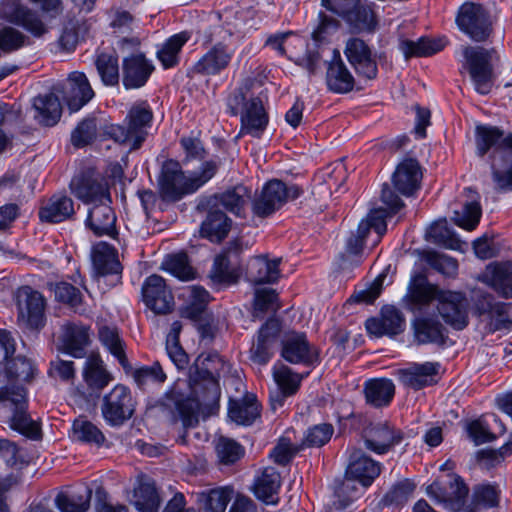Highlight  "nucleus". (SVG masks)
Returning <instances> with one entry per match:
<instances>
[{
	"mask_svg": "<svg viewBox=\"0 0 512 512\" xmlns=\"http://www.w3.org/2000/svg\"><path fill=\"white\" fill-rule=\"evenodd\" d=\"M225 366V361L217 353H202L196 358L190 368L191 393L175 402L177 415L185 428L196 426L200 415L205 418L218 409L221 395L219 377Z\"/></svg>",
	"mask_w": 512,
	"mask_h": 512,
	"instance_id": "obj_1",
	"label": "nucleus"
},
{
	"mask_svg": "<svg viewBox=\"0 0 512 512\" xmlns=\"http://www.w3.org/2000/svg\"><path fill=\"white\" fill-rule=\"evenodd\" d=\"M476 155L486 161L500 191H512V134L491 125L475 128Z\"/></svg>",
	"mask_w": 512,
	"mask_h": 512,
	"instance_id": "obj_2",
	"label": "nucleus"
},
{
	"mask_svg": "<svg viewBox=\"0 0 512 512\" xmlns=\"http://www.w3.org/2000/svg\"><path fill=\"white\" fill-rule=\"evenodd\" d=\"M219 166V161L210 159L201 163L198 170L186 175L179 162L166 161L159 178V190L162 199L176 202L185 195L195 193L215 176Z\"/></svg>",
	"mask_w": 512,
	"mask_h": 512,
	"instance_id": "obj_3",
	"label": "nucleus"
},
{
	"mask_svg": "<svg viewBox=\"0 0 512 512\" xmlns=\"http://www.w3.org/2000/svg\"><path fill=\"white\" fill-rule=\"evenodd\" d=\"M252 86L253 81L247 79L229 95L227 105L233 116L240 115V135L260 137L268 125L269 116L261 98L250 93Z\"/></svg>",
	"mask_w": 512,
	"mask_h": 512,
	"instance_id": "obj_4",
	"label": "nucleus"
},
{
	"mask_svg": "<svg viewBox=\"0 0 512 512\" xmlns=\"http://www.w3.org/2000/svg\"><path fill=\"white\" fill-rule=\"evenodd\" d=\"M153 121V112L146 101L137 102L128 111L123 125H108L103 134L120 144H130L132 150H137L148 136V129Z\"/></svg>",
	"mask_w": 512,
	"mask_h": 512,
	"instance_id": "obj_5",
	"label": "nucleus"
},
{
	"mask_svg": "<svg viewBox=\"0 0 512 512\" xmlns=\"http://www.w3.org/2000/svg\"><path fill=\"white\" fill-rule=\"evenodd\" d=\"M381 463L373 460L360 449H353L350 454V462L346 470V480L338 490V496L347 495V499L341 501V508L346 507L354 498L350 492H356L355 481L363 487H369L380 475Z\"/></svg>",
	"mask_w": 512,
	"mask_h": 512,
	"instance_id": "obj_6",
	"label": "nucleus"
},
{
	"mask_svg": "<svg viewBox=\"0 0 512 512\" xmlns=\"http://www.w3.org/2000/svg\"><path fill=\"white\" fill-rule=\"evenodd\" d=\"M0 407L11 410L10 427L31 438L41 436L39 425L27 414L26 390L21 386L0 388Z\"/></svg>",
	"mask_w": 512,
	"mask_h": 512,
	"instance_id": "obj_7",
	"label": "nucleus"
},
{
	"mask_svg": "<svg viewBox=\"0 0 512 512\" xmlns=\"http://www.w3.org/2000/svg\"><path fill=\"white\" fill-rule=\"evenodd\" d=\"M495 55V49H485L480 46H466L463 49L465 59L463 67L469 72L474 88L479 94H489L493 88Z\"/></svg>",
	"mask_w": 512,
	"mask_h": 512,
	"instance_id": "obj_8",
	"label": "nucleus"
},
{
	"mask_svg": "<svg viewBox=\"0 0 512 512\" xmlns=\"http://www.w3.org/2000/svg\"><path fill=\"white\" fill-rule=\"evenodd\" d=\"M297 185H286L279 179L269 180L252 202L254 215L265 218L279 210L287 201L294 200L302 194Z\"/></svg>",
	"mask_w": 512,
	"mask_h": 512,
	"instance_id": "obj_9",
	"label": "nucleus"
},
{
	"mask_svg": "<svg viewBox=\"0 0 512 512\" xmlns=\"http://www.w3.org/2000/svg\"><path fill=\"white\" fill-rule=\"evenodd\" d=\"M69 188L71 193L84 204L107 201L110 197L105 178L92 166L81 168L71 179Z\"/></svg>",
	"mask_w": 512,
	"mask_h": 512,
	"instance_id": "obj_10",
	"label": "nucleus"
},
{
	"mask_svg": "<svg viewBox=\"0 0 512 512\" xmlns=\"http://www.w3.org/2000/svg\"><path fill=\"white\" fill-rule=\"evenodd\" d=\"M135 405L130 389L125 385L117 384L103 397L101 413L109 425L118 427L132 418Z\"/></svg>",
	"mask_w": 512,
	"mask_h": 512,
	"instance_id": "obj_11",
	"label": "nucleus"
},
{
	"mask_svg": "<svg viewBox=\"0 0 512 512\" xmlns=\"http://www.w3.org/2000/svg\"><path fill=\"white\" fill-rule=\"evenodd\" d=\"M456 21L459 29L476 42L487 40L492 33L490 15L480 4H463L459 10Z\"/></svg>",
	"mask_w": 512,
	"mask_h": 512,
	"instance_id": "obj_12",
	"label": "nucleus"
},
{
	"mask_svg": "<svg viewBox=\"0 0 512 512\" xmlns=\"http://www.w3.org/2000/svg\"><path fill=\"white\" fill-rule=\"evenodd\" d=\"M18 319L31 329L44 326L46 301L43 295L31 288L22 286L16 292Z\"/></svg>",
	"mask_w": 512,
	"mask_h": 512,
	"instance_id": "obj_13",
	"label": "nucleus"
},
{
	"mask_svg": "<svg viewBox=\"0 0 512 512\" xmlns=\"http://www.w3.org/2000/svg\"><path fill=\"white\" fill-rule=\"evenodd\" d=\"M468 308V299L462 292L442 289L438 294V313L445 323L456 330H462L468 325Z\"/></svg>",
	"mask_w": 512,
	"mask_h": 512,
	"instance_id": "obj_14",
	"label": "nucleus"
},
{
	"mask_svg": "<svg viewBox=\"0 0 512 512\" xmlns=\"http://www.w3.org/2000/svg\"><path fill=\"white\" fill-rule=\"evenodd\" d=\"M54 92L62 94L71 112L80 110L93 97L94 91L86 75L82 72H72L63 83H58L53 87Z\"/></svg>",
	"mask_w": 512,
	"mask_h": 512,
	"instance_id": "obj_15",
	"label": "nucleus"
},
{
	"mask_svg": "<svg viewBox=\"0 0 512 512\" xmlns=\"http://www.w3.org/2000/svg\"><path fill=\"white\" fill-rule=\"evenodd\" d=\"M365 447L376 453L385 454L404 439V433L388 421L371 423L363 431Z\"/></svg>",
	"mask_w": 512,
	"mask_h": 512,
	"instance_id": "obj_16",
	"label": "nucleus"
},
{
	"mask_svg": "<svg viewBox=\"0 0 512 512\" xmlns=\"http://www.w3.org/2000/svg\"><path fill=\"white\" fill-rule=\"evenodd\" d=\"M142 299L155 314L165 315L174 310V296L165 280L159 275L153 274L144 281Z\"/></svg>",
	"mask_w": 512,
	"mask_h": 512,
	"instance_id": "obj_17",
	"label": "nucleus"
},
{
	"mask_svg": "<svg viewBox=\"0 0 512 512\" xmlns=\"http://www.w3.org/2000/svg\"><path fill=\"white\" fill-rule=\"evenodd\" d=\"M344 54L359 77L366 80H373L377 77V62L372 55L370 47L364 40L360 38L348 39Z\"/></svg>",
	"mask_w": 512,
	"mask_h": 512,
	"instance_id": "obj_18",
	"label": "nucleus"
},
{
	"mask_svg": "<svg viewBox=\"0 0 512 512\" xmlns=\"http://www.w3.org/2000/svg\"><path fill=\"white\" fill-rule=\"evenodd\" d=\"M337 27L338 22L335 19L328 18L322 13L320 14V24L312 34L314 42L307 45L306 53L297 61V64L305 68L310 75H314L320 68L324 51L320 43L326 34L331 30H336Z\"/></svg>",
	"mask_w": 512,
	"mask_h": 512,
	"instance_id": "obj_19",
	"label": "nucleus"
},
{
	"mask_svg": "<svg viewBox=\"0 0 512 512\" xmlns=\"http://www.w3.org/2000/svg\"><path fill=\"white\" fill-rule=\"evenodd\" d=\"M234 57V50L222 42L216 43L193 65L192 72L203 76L219 75Z\"/></svg>",
	"mask_w": 512,
	"mask_h": 512,
	"instance_id": "obj_20",
	"label": "nucleus"
},
{
	"mask_svg": "<svg viewBox=\"0 0 512 512\" xmlns=\"http://www.w3.org/2000/svg\"><path fill=\"white\" fill-rule=\"evenodd\" d=\"M0 15L9 22L22 25L33 35L40 37L47 32V28L38 15L18 0H3L0 5Z\"/></svg>",
	"mask_w": 512,
	"mask_h": 512,
	"instance_id": "obj_21",
	"label": "nucleus"
},
{
	"mask_svg": "<svg viewBox=\"0 0 512 512\" xmlns=\"http://www.w3.org/2000/svg\"><path fill=\"white\" fill-rule=\"evenodd\" d=\"M281 332V323L276 318L268 319L259 329L256 342L250 349V359L265 365L273 355V348Z\"/></svg>",
	"mask_w": 512,
	"mask_h": 512,
	"instance_id": "obj_22",
	"label": "nucleus"
},
{
	"mask_svg": "<svg viewBox=\"0 0 512 512\" xmlns=\"http://www.w3.org/2000/svg\"><path fill=\"white\" fill-rule=\"evenodd\" d=\"M110 203V197L107 201L92 203L93 206L88 211L85 225L97 237H114L117 234L116 215L110 207Z\"/></svg>",
	"mask_w": 512,
	"mask_h": 512,
	"instance_id": "obj_23",
	"label": "nucleus"
},
{
	"mask_svg": "<svg viewBox=\"0 0 512 512\" xmlns=\"http://www.w3.org/2000/svg\"><path fill=\"white\" fill-rule=\"evenodd\" d=\"M154 65L144 54L137 53L125 57L122 62V83L126 89H138L143 87L152 72Z\"/></svg>",
	"mask_w": 512,
	"mask_h": 512,
	"instance_id": "obj_24",
	"label": "nucleus"
},
{
	"mask_svg": "<svg viewBox=\"0 0 512 512\" xmlns=\"http://www.w3.org/2000/svg\"><path fill=\"white\" fill-rule=\"evenodd\" d=\"M441 290L438 286L429 283L425 275H414L409 282L405 296L409 309L411 311H421L432 301H437Z\"/></svg>",
	"mask_w": 512,
	"mask_h": 512,
	"instance_id": "obj_25",
	"label": "nucleus"
},
{
	"mask_svg": "<svg viewBox=\"0 0 512 512\" xmlns=\"http://www.w3.org/2000/svg\"><path fill=\"white\" fill-rule=\"evenodd\" d=\"M478 280L491 287L499 296L512 298V262L487 265Z\"/></svg>",
	"mask_w": 512,
	"mask_h": 512,
	"instance_id": "obj_26",
	"label": "nucleus"
},
{
	"mask_svg": "<svg viewBox=\"0 0 512 512\" xmlns=\"http://www.w3.org/2000/svg\"><path fill=\"white\" fill-rule=\"evenodd\" d=\"M281 354L293 364H312L318 359L317 351L310 346L304 333H289L283 340Z\"/></svg>",
	"mask_w": 512,
	"mask_h": 512,
	"instance_id": "obj_27",
	"label": "nucleus"
},
{
	"mask_svg": "<svg viewBox=\"0 0 512 512\" xmlns=\"http://www.w3.org/2000/svg\"><path fill=\"white\" fill-rule=\"evenodd\" d=\"M469 492L463 479L456 475H449L448 486H443L439 481H434L426 488L427 495L437 502L456 504L461 506Z\"/></svg>",
	"mask_w": 512,
	"mask_h": 512,
	"instance_id": "obj_28",
	"label": "nucleus"
},
{
	"mask_svg": "<svg viewBox=\"0 0 512 512\" xmlns=\"http://www.w3.org/2000/svg\"><path fill=\"white\" fill-rule=\"evenodd\" d=\"M326 84L330 91L345 94L353 90L355 78L347 68L338 50H333V57L328 62Z\"/></svg>",
	"mask_w": 512,
	"mask_h": 512,
	"instance_id": "obj_29",
	"label": "nucleus"
},
{
	"mask_svg": "<svg viewBox=\"0 0 512 512\" xmlns=\"http://www.w3.org/2000/svg\"><path fill=\"white\" fill-rule=\"evenodd\" d=\"M440 364L437 362H425L423 364L412 363L405 369L398 370L400 382L411 389L420 390L435 383Z\"/></svg>",
	"mask_w": 512,
	"mask_h": 512,
	"instance_id": "obj_30",
	"label": "nucleus"
},
{
	"mask_svg": "<svg viewBox=\"0 0 512 512\" xmlns=\"http://www.w3.org/2000/svg\"><path fill=\"white\" fill-rule=\"evenodd\" d=\"M92 262L98 279L115 275L118 282L121 278L122 265L118 259L117 250L106 242H100L93 247Z\"/></svg>",
	"mask_w": 512,
	"mask_h": 512,
	"instance_id": "obj_31",
	"label": "nucleus"
},
{
	"mask_svg": "<svg viewBox=\"0 0 512 512\" xmlns=\"http://www.w3.org/2000/svg\"><path fill=\"white\" fill-rule=\"evenodd\" d=\"M405 319L402 312L394 306H385L381 310V318H370L366 321V329L376 336L397 335L404 330Z\"/></svg>",
	"mask_w": 512,
	"mask_h": 512,
	"instance_id": "obj_32",
	"label": "nucleus"
},
{
	"mask_svg": "<svg viewBox=\"0 0 512 512\" xmlns=\"http://www.w3.org/2000/svg\"><path fill=\"white\" fill-rule=\"evenodd\" d=\"M61 342L63 351L75 358L86 356V347L90 343L89 327L73 322L62 326Z\"/></svg>",
	"mask_w": 512,
	"mask_h": 512,
	"instance_id": "obj_33",
	"label": "nucleus"
},
{
	"mask_svg": "<svg viewBox=\"0 0 512 512\" xmlns=\"http://www.w3.org/2000/svg\"><path fill=\"white\" fill-rule=\"evenodd\" d=\"M280 258L269 260L260 255L249 260L246 277L253 284L275 283L280 278Z\"/></svg>",
	"mask_w": 512,
	"mask_h": 512,
	"instance_id": "obj_34",
	"label": "nucleus"
},
{
	"mask_svg": "<svg viewBox=\"0 0 512 512\" xmlns=\"http://www.w3.org/2000/svg\"><path fill=\"white\" fill-rule=\"evenodd\" d=\"M422 177L420 165L415 159L401 162L392 177L395 188L403 195L410 196L420 187Z\"/></svg>",
	"mask_w": 512,
	"mask_h": 512,
	"instance_id": "obj_35",
	"label": "nucleus"
},
{
	"mask_svg": "<svg viewBox=\"0 0 512 512\" xmlns=\"http://www.w3.org/2000/svg\"><path fill=\"white\" fill-rule=\"evenodd\" d=\"M74 201L63 194L51 196L40 208L39 218L43 222L60 223L75 216Z\"/></svg>",
	"mask_w": 512,
	"mask_h": 512,
	"instance_id": "obj_36",
	"label": "nucleus"
},
{
	"mask_svg": "<svg viewBox=\"0 0 512 512\" xmlns=\"http://www.w3.org/2000/svg\"><path fill=\"white\" fill-rule=\"evenodd\" d=\"M281 487L280 473L273 467H266L260 476L255 479L253 492L255 496L266 504H277L278 493Z\"/></svg>",
	"mask_w": 512,
	"mask_h": 512,
	"instance_id": "obj_37",
	"label": "nucleus"
},
{
	"mask_svg": "<svg viewBox=\"0 0 512 512\" xmlns=\"http://www.w3.org/2000/svg\"><path fill=\"white\" fill-rule=\"evenodd\" d=\"M83 379L90 395H98L112 380L103 361L98 356L89 357L83 368Z\"/></svg>",
	"mask_w": 512,
	"mask_h": 512,
	"instance_id": "obj_38",
	"label": "nucleus"
},
{
	"mask_svg": "<svg viewBox=\"0 0 512 512\" xmlns=\"http://www.w3.org/2000/svg\"><path fill=\"white\" fill-rule=\"evenodd\" d=\"M229 418L240 425H251L260 416V405L253 394H246L240 400H230Z\"/></svg>",
	"mask_w": 512,
	"mask_h": 512,
	"instance_id": "obj_39",
	"label": "nucleus"
},
{
	"mask_svg": "<svg viewBox=\"0 0 512 512\" xmlns=\"http://www.w3.org/2000/svg\"><path fill=\"white\" fill-rule=\"evenodd\" d=\"M33 107L36 111L35 118L45 126L55 125L62 112L59 98L54 92L35 97Z\"/></svg>",
	"mask_w": 512,
	"mask_h": 512,
	"instance_id": "obj_40",
	"label": "nucleus"
},
{
	"mask_svg": "<svg viewBox=\"0 0 512 512\" xmlns=\"http://www.w3.org/2000/svg\"><path fill=\"white\" fill-rule=\"evenodd\" d=\"M415 339L418 344H445L446 336L440 322L428 317H419L413 321Z\"/></svg>",
	"mask_w": 512,
	"mask_h": 512,
	"instance_id": "obj_41",
	"label": "nucleus"
},
{
	"mask_svg": "<svg viewBox=\"0 0 512 512\" xmlns=\"http://www.w3.org/2000/svg\"><path fill=\"white\" fill-rule=\"evenodd\" d=\"M427 240L446 249L464 251L466 243L461 241L452 229L448 227L446 219L436 221L426 232Z\"/></svg>",
	"mask_w": 512,
	"mask_h": 512,
	"instance_id": "obj_42",
	"label": "nucleus"
},
{
	"mask_svg": "<svg viewBox=\"0 0 512 512\" xmlns=\"http://www.w3.org/2000/svg\"><path fill=\"white\" fill-rule=\"evenodd\" d=\"M251 199V190L244 185H237L215 196L217 205L236 216H241L248 201Z\"/></svg>",
	"mask_w": 512,
	"mask_h": 512,
	"instance_id": "obj_43",
	"label": "nucleus"
},
{
	"mask_svg": "<svg viewBox=\"0 0 512 512\" xmlns=\"http://www.w3.org/2000/svg\"><path fill=\"white\" fill-rule=\"evenodd\" d=\"M364 392L367 403L378 408L391 402L395 386L389 379H372L366 382Z\"/></svg>",
	"mask_w": 512,
	"mask_h": 512,
	"instance_id": "obj_44",
	"label": "nucleus"
},
{
	"mask_svg": "<svg viewBox=\"0 0 512 512\" xmlns=\"http://www.w3.org/2000/svg\"><path fill=\"white\" fill-rule=\"evenodd\" d=\"M189 40L187 32H181L167 39L157 51V59L164 69H170L179 64L182 47Z\"/></svg>",
	"mask_w": 512,
	"mask_h": 512,
	"instance_id": "obj_45",
	"label": "nucleus"
},
{
	"mask_svg": "<svg viewBox=\"0 0 512 512\" xmlns=\"http://www.w3.org/2000/svg\"><path fill=\"white\" fill-rule=\"evenodd\" d=\"M230 227L231 221L227 215L219 209H213L201 225V234L212 241H220L227 236Z\"/></svg>",
	"mask_w": 512,
	"mask_h": 512,
	"instance_id": "obj_46",
	"label": "nucleus"
},
{
	"mask_svg": "<svg viewBox=\"0 0 512 512\" xmlns=\"http://www.w3.org/2000/svg\"><path fill=\"white\" fill-rule=\"evenodd\" d=\"M471 298L474 308L479 315L486 314L491 318L505 321L507 306L505 303L495 301L492 294L481 289H474Z\"/></svg>",
	"mask_w": 512,
	"mask_h": 512,
	"instance_id": "obj_47",
	"label": "nucleus"
},
{
	"mask_svg": "<svg viewBox=\"0 0 512 512\" xmlns=\"http://www.w3.org/2000/svg\"><path fill=\"white\" fill-rule=\"evenodd\" d=\"M446 45L444 39H430L422 37L417 41L403 40L400 49L406 58L428 57L441 51Z\"/></svg>",
	"mask_w": 512,
	"mask_h": 512,
	"instance_id": "obj_48",
	"label": "nucleus"
},
{
	"mask_svg": "<svg viewBox=\"0 0 512 512\" xmlns=\"http://www.w3.org/2000/svg\"><path fill=\"white\" fill-rule=\"evenodd\" d=\"M134 498V505L139 512H158L161 499L153 481H141L135 489Z\"/></svg>",
	"mask_w": 512,
	"mask_h": 512,
	"instance_id": "obj_49",
	"label": "nucleus"
},
{
	"mask_svg": "<svg viewBox=\"0 0 512 512\" xmlns=\"http://www.w3.org/2000/svg\"><path fill=\"white\" fill-rule=\"evenodd\" d=\"M71 437L75 441L95 445L97 447L102 446L106 440L102 431L94 423L84 417H79L74 420Z\"/></svg>",
	"mask_w": 512,
	"mask_h": 512,
	"instance_id": "obj_50",
	"label": "nucleus"
},
{
	"mask_svg": "<svg viewBox=\"0 0 512 512\" xmlns=\"http://www.w3.org/2000/svg\"><path fill=\"white\" fill-rule=\"evenodd\" d=\"M93 490L82 487L72 494H60L56 498L57 507L62 512H86L90 507Z\"/></svg>",
	"mask_w": 512,
	"mask_h": 512,
	"instance_id": "obj_51",
	"label": "nucleus"
},
{
	"mask_svg": "<svg viewBox=\"0 0 512 512\" xmlns=\"http://www.w3.org/2000/svg\"><path fill=\"white\" fill-rule=\"evenodd\" d=\"M99 339L102 344L117 358L124 370H132L126 357L123 342L120 339L118 330L109 326H103L99 329Z\"/></svg>",
	"mask_w": 512,
	"mask_h": 512,
	"instance_id": "obj_52",
	"label": "nucleus"
},
{
	"mask_svg": "<svg viewBox=\"0 0 512 512\" xmlns=\"http://www.w3.org/2000/svg\"><path fill=\"white\" fill-rule=\"evenodd\" d=\"M350 28L357 33L372 32L375 30L377 20L374 11L370 6L358 2L345 20Z\"/></svg>",
	"mask_w": 512,
	"mask_h": 512,
	"instance_id": "obj_53",
	"label": "nucleus"
},
{
	"mask_svg": "<svg viewBox=\"0 0 512 512\" xmlns=\"http://www.w3.org/2000/svg\"><path fill=\"white\" fill-rule=\"evenodd\" d=\"M162 268L180 280H191L195 277L188 256L183 252L167 255L162 262Z\"/></svg>",
	"mask_w": 512,
	"mask_h": 512,
	"instance_id": "obj_54",
	"label": "nucleus"
},
{
	"mask_svg": "<svg viewBox=\"0 0 512 512\" xmlns=\"http://www.w3.org/2000/svg\"><path fill=\"white\" fill-rule=\"evenodd\" d=\"M95 65L104 85L114 86L119 83V64L117 56L101 53Z\"/></svg>",
	"mask_w": 512,
	"mask_h": 512,
	"instance_id": "obj_55",
	"label": "nucleus"
},
{
	"mask_svg": "<svg viewBox=\"0 0 512 512\" xmlns=\"http://www.w3.org/2000/svg\"><path fill=\"white\" fill-rule=\"evenodd\" d=\"M5 373L10 380L29 382L35 374L34 364L30 359L17 356L6 362Z\"/></svg>",
	"mask_w": 512,
	"mask_h": 512,
	"instance_id": "obj_56",
	"label": "nucleus"
},
{
	"mask_svg": "<svg viewBox=\"0 0 512 512\" xmlns=\"http://www.w3.org/2000/svg\"><path fill=\"white\" fill-rule=\"evenodd\" d=\"M243 244L241 240L235 239L230 241L227 246L219 253L215 259L214 264L224 268L241 271V253L243 252Z\"/></svg>",
	"mask_w": 512,
	"mask_h": 512,
	"instance_id": "obj_57",
	"label": "nucleus"
},
{
	"mask_svg": "<svg viewBox=\"0 0 512 512\" xmlns=\"http://www.w3.org/2000/svg\"><path fill=\"white\" fill-rule=\"evenodd\" d=\"M243 244L241 240L235 239L230 241L227 246L219 253L215 259L214 264L224 268L241 271V253L243 252Z\"/></svg>",
	"mask_w": 512,
	"mask_h": 512,
	"instance_id": "obj_58",
	"label": "nucleus"
},
{
	"mask_svg": "<svg viewBox=\"0 0 512 512\" xmlns=\"http://www.w3.org/2000/svg\"><path fill=\"white\" fill-rule=\"evenodd\" d=\"M273 377L277 383L280 391L285 396H291L299 389L302 377L294 373L289 367L280 365L275 367L273 371Z\"/></svg>",
	"mask_w": 512,
	"mask_h": 512,
	"instance_id": "obj_59",
	"label": "nucleus"
},
{
	"mask_svg": "<svg viewBox=\"0 0 512 512\" xmlns=\"http://www.w3.org/2000/svg\"><path fill=\"white\" fill-rule=\"evenodd\" d=\"M48 289L54 292L56 301L69 305L72 308L82 303V295L78 288L68 282H49Z\"/></svg>",
	"mask_w": 512,
	"mask_h": 512,
	"instance_id": "obj_60",
	"label": "nucleus"
},
{
	"mask_svg": "<svg viewBox=\"0 0 512 512\" xmlns=\"http://www.w3.org/2000/svg\"><path fill=\"white\" fill-rule=\"evenodd\" d=\"M415 489V484L408 479L396 483L382 498L384 506H402L405 504Z\"/></svg>",
	"mask_w": 512,
	"mask_h": 512,
	"instance_id": "obj_61",
	"label": "nucleus"
},
{
	"mask_svg": "<svg viewBox=\"0 0 512 512\" xmlns=\"http://www.w3.org/2000/svg\"><path fill=\"white\" fill-rule=\"evenodd\" d=\"M481 218V207L477 201L465 203L461 212L455 211L453 221L459 227L468 231L476 228Z\"/></svg>",
	"mask_w": 512,
	"mask_h": 512,
	"instance_id": "obj_62",
	"label": "nucleus"
},
{
	"mask_svg": "<svg viewBox=\"0 0 512 512\" xmlns=\"http://www.w3.org/2000/svg\"><path fill=\"white\" fill-rule=\"evenodd\" d=\"M232 490L228 488L212 489L208 493L201 495L204 512H225L226 507L231 500Z\"/></svg>",
	"mask_w": 512,
	"mask_h": 512,
	"instance_id": "obj_63",
	"label": "nucleus"
},
{
	"mask_svg": "<svg viewBox=\"0 0 512 512\" xmlns=\"http://www.w3.org/2000/svg\"><path fill=\"white\" fill-rule=\"evenodd\" d=\"M97 120L95 117H88L81 121L71 135L72 144L75 147H84L91 143L97 135Z\"/></svg>",
	"mask_w": 512,
	"mask_h": 512,
	"instance_id": "obj_64",
	"label": "nucleus"
}]
</instances>
